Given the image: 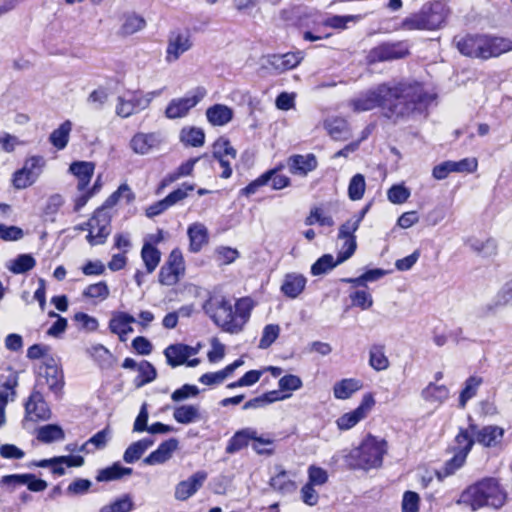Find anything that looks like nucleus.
I'll return each instance as SVG.
<instances>
[{
	"label": "nucleus",
	"instance_id": "obj_61",
	"mask_svg": "<svg viewBox=\"0 0 512 512\" xmlns=\"http://www.w3.org/2000/svg\"><path fill=\"white\" fill-rule=\"evenodd\" d=\"M199 392V388L196 385L184 384L171 394V399L174 402H181L188 398L196 397Z\"/></svg>",
	"mask_w": 512,
	"mask_h": 512
},
{
	"label": "nucleus",
	"instance_id": "obj_9",
	"mask_svg": "<svg viewBox=\"0 0 512 512\" xmlns=\"http://www.w3.org/2000/svg\"><path fill=\"white\" fill-rule=\"evenodd\" d=\"M46 161L43 156L34 155L27 158L21 169L15 171L12 184L16 189H25L33 185L41 175Z\"/></svg>",
	"mask_w": 512,
	"mask_h": 512
},
{
	"label": "nucleus",
	"instance_id": "obj_15",
	"mask_svg": "<svg viewBox=\"0 0 512 512\" xmlns=\"http://www.w3.org/2000/svg\"><path fill=\"white\" fill-rule=\"evenodd\" d=\"M207 477V472L203 470L193 473L188 479L176 485L174 497L179 501L189 499L204 485Z\"/></svg>",
	"mask_w": 512,
	"mask_h": 512
},
{
	"label": "nucleus",
	"instance_id": "obj_17",
	"mask_svg": "<svg viewBox=\"0 0 512 512\" xmlns=\"http://www.w3.org/2000/svg\"><path fill=\"white\" fill-rule=\"evenodd\" d=\"M512 303V280L505 283L498 291L496 296L491 302L483 305L479 309V314L482 317L494 315L500 308H503Z\"/></svg>",
	"mask_w": 512,
	"mask_h": 512
},
{
	"label": "nucleus",
	"instance_id": "obj_50",
	"mask_svg": "<svg viewBox=\"0 0 512 512\" xmlns=\"http://www.w3.org/2000/svg\"><path fill=\"white\" fill-rule=\"evenodd\" d=\"M482 384V378L471 376L469 377L465 382V387L460 393L459 397V405L460 407L464 408L467 401L472 399L479 388V386Z\"/></svg>",
	"mask_w": 512,
	"mask_h": 512
},
{
	"label": "nucleus",
	"instance_id": "obj_49",
	"mask_svg": "<svg viewBox=\"0 0 512 512\" xmlns=\"http://www.w3.org/2000/svg\"><path fill=\"white\" fill-rule=\"evenodd\" d=\"M341 263L338 262V258L334 260L331 254H324L311 266V274L314 276L326 274Z\"/></svg>",
	"mask_w": 512,
	"mask_h": 512
},
{
	"label": "nucleus",
	"instance_id": "obj_58",
	"mask_svg": "<svg viewBox=\"0 0 512 512\" xmlns=\"http://www.w3.org/2000/svg\"><path fill=\"white\" fill-rule=\"evenodd\" d=\"M82 295L86 298H99L104 300L109 296V288L106 282L101 281L87 286Z\"/></svg>",
	"mask_w": 512,
	"mask_h": 512
},
{
	"label": "nucleus",
	"instance_id": "obj_38",
	"mask_svg": "<svg viewBox=\"0 0 512 512\" xmlns=\"http://www.w3.org/2000/svg\"><path fill=\"white\" fill-rule=\"evenodd\" d=\"M475 442V435L470 430V426L466 429L461 428L455 437L453 451L468 456Z\"/></svg>",
	"mask_w": 512,
	"mask_h": 512
},
{
	"label": "nucleus",
	"instance_id": "obj_2",
	"mask_svg": "<svg viewBox=\"0 0 512 512\" xmlns=\"http://www.w3.org/2000/svg\"><path fill=\"white\" fill-rule=\"evenodd\" d=\"M506 498V492L495 478L482 479L461 494V501L472 510L485 506L499 509L505 504Z\"/></svg>",
	"mask_w": 512,
	"mask_h": 512
},
{
	"label": "nucleus",
	"instance_id": "obj_10",
	"mask_svg": "<svg viewBox=\"0 0 512 512\" xmlns=\"http://www.w3.org/2000/svg\"><path fill=\"white\" fill-rule=\"evenodd\" d=\"M206 94V89L202 86H198L185 97L172 99L165 109V116L168 119H178L187 116L189 111L194 108Z\"/></svg>",
	"mask_w": 512,
	"mask_h": 512
},
{
	"label": "nucleus",
	"instance_id": "obj_12",
	"mask_svg": "<svg viewBox=\"0 0 512 512\" xmlns=\"http://www.w3.org/2000/svg\"><path fill=\"white\" fill-rule=\"evenodd\" d=\"M184 274L185 262L182 252L178 248L173 249L166 263L160 268L159 282L162 285L173 286L178 283Z\"/></svg>",
	"mask_w": 512,
	"mask_h": 512
},
{
	"label": "nucleus",
	"instance_id": "obj_5",
	"mask_svg": "<svg viewBox=\"0 0 512 512\" xmlns=\"http://www.w3.org/2000/svg\"><path fill=\"white\" fill-rule=\"evenodd\" d=\"M446 15L445 4L434 1L423 5L418 13L405 18L402 27L406 30H435L444 22Z\"/></svg>",
	"mask_w": 512,
	"mask_h": 512
},
{
	"label": "nucleus",
	"instance_id": "obj_37",
	"mask_svg": "<svg viewBox=\"0 0 512 512\" xmlns=\"http://www.w3.org/2000/svg\"><path fill=\"white\" fill-rule=\"evenodd\" d=\"M71 130L72 122L70 120L64 121L57 129H55L50 134V143L58 150H63L69 142Z\"/></svg>",
	"mask_w": 512,
	"mask_h": 512
},
{
	"label": "nucleus",
	"instance_id": "obj_3",
	"mask_svg": "<svg viewBox=\"0 0 512 512\" xmlns=\"http://www.w3.org/2000/svg\"><path fill=\"white\" fill-rule=\"evenodd\" d=\"M457 48L463 55L489 59L512 50V41L503 37L467 35L458 41Z\"/></svg>",
	"mask_w": 512,
	"mask_h": 512
},
{
	"label": "nucleus",
	"instance_id": "obj_64",
	"mask_svg": "<svg viewBox=\"0 0 512 512\" xmlns=\"http://www.w3.org/2000/svg\"><path fill=\"white\" fill-rule=\"evenodd\" d=\"M420 497L416 492L406 491L402 499V512H418Z\"/></svg>",
	"mask_w": 512,
	"mask_h": 512
},
{
	"label": "nucleus",
	"instance_id": "obj_62",
	"mask_svg": "<svg viewBox=\"0 0 512 512\" xmlns=\"http://www.w3.org/2000/svg\"><path fill=\"white\" fill-rule=\"evenodd\" d=\"M410 191L403 185H393L387 192L388 200L394 204H402L407 201Z\"/></svg>",
	"mask_w": 512,
	"mask_h": 512
},
{
	"label": "nucleus",
	"instance_id": "obj_42",
	"mask_svg": "<svg viewBox=\"0 0 512 512\" xmlns=\"http://www.w3.org/2000/svg\"><path fill=\"white\" fill-rule=\"evenodd\" d=\"M369 364L376 371L386 370L389 367V360L385 355V347L381 344H374L369 351Z\"/></svg>",
	"mask_w": 512,
	"mask_h": 512
},
{
	"label": "nucleus",
	"instance_id": "obj_8",
	"mask_svg": "<svg viewBox=\"0 0 512 512\" xmlns=\"http://www.w3.org/2000/svg\"><path fill=\"white\" fill-rule=\"evenodd\" d=\"M111 215L104 208H98L89 221L81 229L89 231L86 239L92 246L101 245L106 242L111 233Z\"/></svg>",
	"mask_w": 512,
	"mask_h": 512
},
{
	"label": "nucleus",
	"instance_id": "obj_60",
	"mask_svg": "<svg viewBox=\"0 0 512 512\" xmlns=\"http://www.w3.org/2000/svg\"><path fill=\"white\" fill-rule=\"evenodd\" d=\"M350 299L353 306L359 307L362 310L369 309L373 305L371 294L364 290L354 291L350 294Z\"/></svg>",
	"mask_w": 512,
	"mask_h": 512
},
{
	"label": "nucleus",
	"instance_id": "obj_31",
	"mask_svg": "<svg viewBox=\"0 0 512 512\" xmlns=\"http://www.w3.org/2000/svg\"><path fill=\"white\" fill-rule=\"evenodd\" d=\"M207 120L213 126H224L233 118V110L223 104H215L206 110Z\"/></svg>",
	"mask_w": 512,
	"mask_h": 512
},
{
	"label": "nucleus",
	"instance_id": "obj_4",
	"mask_svg": "<svg viewBox=\"0 0 512 512\" xmlns=\"http://www.w3.org/2000/svg\"><path fill=\"white\" fill-rule=\"evenodd\" d=\"M386 442L376 437H367L359 447L341 452L345 464L351 469L369 470L382 465Z\"/></svg>",
	"mask_w": 512,
	"mask_h": 512
},
{
	"label": "nucleus",
	"instance_id": "obj_55",
	"mask_svg": "<svg viewBox=\"0 0 512 512\" xmlns=\"http://www.w3.org/2000/svg\"><path fill=\"white\" fill-rule=\"evenodd\" d=\"M280 327L277 324H268L264 327L258 347L260 349L269 348L279 337Z\"/></svg>",
	"mask_w": 512,
	"mask_h": 512
},
{
	"label": "nucleus",
	"instance_id": "obj_57",
	"mask_svg": "<svg viewBox=\"0 0 512 512\" xmlns=\"http://www.w3.org/2000/svg\"><path fill=\"white\" fill-rule=\"evenodd\" d=\"M360 19L359 15H334L331 17L326 18L323 21V25L326 27H330L333 29L343 30L347 28V24L349 22H356Z\"/></svg>",
	"mask_w": 512,
	"mask_h": 512
},
{
	"label": "nucleus",
	"instance_id": "obj_41",
	"mask_svg": "<svg viewBox=\"0 0 512 512\" xmlns=\"http://www.w3.org/2000/svg\"><path fill=\"white\" fill-rule=\"evenodd\" d=\"M146 26L145 19L135 13H127L123 16V23L120 28L122 35H132Z\"/></svg>",
	"mask_w": 512,
	"mask_h": 512
},
{
	"label": "nucleus",
	"instance_id": "obj_53",
	"mask_svg": "<svg viewBox=\"0 0 512 512\" xmlns=\"http://www.w3.org/2000/svg\"><path fill=\"white\" fill-rule=\"evenodd\" d=\"M366 188L365 178L362 174H355L348 186V196L351 200L357 201L362 199Z\"/></svg>",
	"mask_w": 512,
	"mask_h": 512
},
{
	"label": "nucleus",
	"instance_id": "obj_28",
	"mask_svg": "<svg viewBox=\"0 0 512 512\" xmlns=\"http://www.w3.org/2000/svg\"><path fill=\"white\" fill-rule=\"evenodd\" d=\"M324 127L328 134L338 141L347 140L351 136L349 124L346 119L341 117L328 118L324 122Z\"/></svg>",
	"mask_w": 512,
	"mask_h": 512
},
{
	"label": "nucleus",
	"instance_id": "obj_1",
	"mask_svg": "<svg viewBox=\"0 0 512 512\" xmlns=\"http://www.w3.org/2000/svg\"><path fill=\"white\" fill-rule=\"evenodd\" d=\"M433 99V95L417 81L393 80L360 92L349 100L348 105L356 113L379 107L384 118L398 124L424 114Z\"/></svg>",
	"mask_w": 512,
	"mask_h": 512
},
{
	"label": "nucleus",
	"instance_id": "obj_6",
	"mask_svg": "<svg viewBox=\"0 0 512 512\" xmlns=\"http://www.w3.org/2000/svg\"><path fill=\"white\" fill-rule=\"evenodd\" d=\"M203 310L223 331L231 334L239 333L240 325H236V322L233 321L232 304L224 296H210L204 302Z\"/></svg>",
	"mask_w": 512,
	"mask_h": 512
},
{
	"label": "nucleus",
	"instance_id": "obj_14",
	"mask_svg": "<svg viewBox=\"0 0 512 512\" xmlns=\"http://www.w3.org/2000/svg\"><path fill=\"white\" fill-rule=\"evenodd\" d=\"M374 404L375 400L371 394L364 395L360 405L356 409L343 414L337 419L336 423L338 428L340 430L351 429L367 417Z\"/></svg>",
	"mask_w": 512,
	"mask_h": 512
},
{
	"label": "nucleus",
	"instance_id": "obj_7",
	"mask_svg": "<svg viewBox=\"0 0 512 512\" xmlns=\"http://www.w3.org/2000/svg\"><path fill=\"white\" fill-rule=\"evenodd\" d=\"M253 440L252 448L259 455H272L273 449H260V444H273V440L258 436L256 429L254 428H243L235 432V434L229 439L225 452L227 454H235L247 447L249 442Z\"/></svg>",
	"mask_w": 512,
	"mask_h": 512
},
{
	"label": "nucleus",
	"instance_id": "obj_30",
	"mask_svg": "<svg viewBox=\"0 0 512 512\" xmlns=\"http://www.w3.org/2000/svg\"><path fill=\"white\" fill-rule=\"evenodd\" d=\"M199 158H191L186 162L182 163L175 171L167 174L160 182L157 194H160L163 189L179 180L182 177L189 176L192 174L195 164Z\"/></svg>",
	"mask_w": 512,
	"mask_h": 512
},
{
	"label": "nucleus",
	"instance_id": "obj_23",
	"mask_svg": "<svg viewBox=\"0 0 512 512\" xmlns=\"http://www.w3.org/2000/svg\"><path fill=\"white\" fill-rule=\"evenodd\" d=\"M178 445L179 441L176 438H170L162 442L155 451L151 452L143 460V462L146 465L163 464L172 457V454L177 450Z\"/></svg>",
	"mask_w": 512,
	"mask_h": 512
},
{
	"label": "nucleus",
	"instance_id": "obj_51",
	"mask_svg": "<svg viewBox=\"0 0 512 512\" xmlns=\"http://www.w3.org/2000/svg\"><path fill=\"white\" fill-rule=\"evenodd\" d=\"M137 370L139 372V376L136 378V385L138 387L148 384L156 379L157 371L155 367L148 361H141Z\"/></svg>",
	"mask_w": 512,
	"mask_h": 512
},
{
	"label": "nucleus",
	"instance_id": "obj_26",
	"mask_svg": "<svg viewBox=\"0 0 512 512\" xmlns=\"http://www.w3.org/2000/svg\"><path fill=\"white\" fill-rule=\"evenodd\" d=\"M25 411L31 418L46 420L50 417V410L39 391H33L25 404Z\"/></svg>",
	"mask_w": 512,
	"mask_h": 512
},
{
	"label": "nucleus",
	"instance_id": "obj_59",
	"mask_svg": "<svg viewBox=\"0 0 512 512\" xmlns=\"http://www.w3.org/2000/svg\"><path fill=\"white\" fill-rule=\"evenodd\" d=\"M194 189H195L194 184H190L187 182L183 183L181 185V187L172 191L165 197L168 202V205L172 207V206L176 205L177 203L181 202L188 196V193L193 191Z\"/></svg>",
	"mask_w": 512,
	"mask_h": 512
},
{
	"label": "nucleus",
	"instance_id": "obj_52",
	"mask_svg": "<svg viewBox=\"0 0 512 512\" xmlns=\"http://www.w3.org/2000/svg\"><path fill=\"white\" fill-rule=\"evenodd\" d=\"M236 150L232 147L228 139L219 138L213 145V157L215 159L236 158Z\"/></svg>",
	"mask_w": 512,
	"mask_h": 512
},
{
	"label": "nucleus",
	"instance_id": "obj_40",
	"mask_svg": "<svg viewBox=\"0 0 512 512\" xmlns=\"http://www.w3.org/2000/svg\"><path fill=\"white\" fill-rule=\"evenodd\" d=\"M36 260L31 254H20L7 264V268L13 274H24L32 270Z\"/></svg>",
	"mask_w": 512,
	"mask_h": 512
},
{
	"label": "nucleus",
	"instance_id": "obj_39",
	"mask_svg": "<svg viewBox=\"0 0 512 512\" xmlns=\"http://www.w3.org/2000/svg\"><path fill=\"white\" fill-rule=\"evenodd\" d=\"M360 388L361 384L359 380L353 378L342 379L335 383L333 394L335 398L344 400L350 398L352 394Z\"/></svg>",
	"mask_w": 512,
	"mask_h": 512
},
{
	"label": "nucleus",
	"instance_id": "obj_25",
	"mask_svg": "<svg viewBox=\"0 0 512 512\" xmlns=\"http://www.w3.org/2000/svg\"><path fill=\"white\" fill-rule=\"evenodd\" d=\"M290 173L306 176L317 167V159L313 154L293 155L287 161Z\"/></svg>",
	"mask_w": 512,
	"mask_h": 512
},
{
	"label": "nucleus",
	"instance_id": "obj_48",
	"mask_svg": "<svg viewBox=\"0 0 512 512\" xmlns=\"http://www.w3.org/2000/svg\"><path fill=\"white\" fill-rule=\"evenodd\" d=\"M134 509V502L129 494H125L110 504L101 507L99 512H131Z\"/></svg>",
	"mask_w": 512,
	"mask_h": 512
},
{
	"label": "nucleus",
	"instance_id": "obj_27",
	"mask_svg": "<svg viewBox=\"0 0 512 512\" xmlns=\"http://www.w3.org/2000/svg\"><path fill=\"white\" fill-rule=\"evenodd\" d=\"M136 322L135 318L126 312H117L109 321V329L117 334L121 341H125V336L133 332L131 324Z\"/></svg>",
	"mask_w": 512,
	"mask_h": 512
},
{
	"label": "nucleus",
	"instance_id": "obj_11",
	"mask_svg": "<svg viewBox=\"0 0 512 512\" xmlns=\"http://www.w3.org/2000/svg\"><path fill=\"white\" fill-rule=\"evenodd\" d=\"M409 54L407 41L383 42L372 48L367 55L369 63L393 61L406 57Z\"/></svg>",
	"mask_w": 512,
	"mask_h": 512
},
{
	"label": "nucleus",
	"instance_id": "obj_29",
	"mask_svg": "<svg viewBox=\"0 0 512 512\" xmlns=\"http://www.w3.org/2000/svg\"><path fill=\"white\" fill-rule=\"evenodd\" d=\"M189 250L193 253L199 252L208 243V230L202 223H193L188 227Z\"/></svg>",
	"mask_w": 512,
	"mask_h": 512
},
{
	"label": "nucleus",
	"instance_id": "obj_45",
	"mask_svg": "<svg viewBox=\"0 0 512 512\" xmlns=\"http://www.w3.org/2000/svg\"><path fill=\"white\" fill-rule=\"evenodd\" d=\"M65 433L63 429L56 424H47L38 429L37 439L43 443H52L64 440Z\"/></svg>",
	"mask_w": 512,
	"mask_h": 512
},
{
	"label": "nucleus",
	"instance_id": "obj_47",
	"mask_svg": "<svg viewBox=\"0 0 512 512\" xmlns=\"http://www.w3.org/2000/svg\"><path fill=\"white\" fill-rule=\"evenodd\" d=\"M468 245L473 251L484 257H491L497 254V242L492 238H488L485 241L470 239Z\"/></svg>",
	"mask_w": 512,
	"mask_h": 512
},
{
	"label": "nucleus",
	"instance_id": "obj_34",
	"mask_svg": "<svg viewBox=\"0 0 512 512\" xmlns=\"http://www.w3.org/2000/svg\"><path fill=\"white\" fill-rule=\"evenodd\" d=\"M421 397L429 403H443L449 397V389L445 385L430 382L422 391Z\"/></svg>",
	"mask_w": 512,
	"mask_h": 512
},
{
	"label": "nucleus",
	"instance_id": "obj_24",
	"mask_svg": "<svg viewBox=\"0 0 512 512\" xmlns=\"http://www.w3.org/2000/svg\"><path fill=\"white\" fill-rule=\"evenodd\" d=\"M95 164L90 161H74L69 166V172L73 174L77 180V190L84 191L91 181L94 174Z\"/></svg>",
	"mask_w": 512,
	"mask_h": 512
},
{
	"label": "nucleus",
	"instance_id": "obj_21",
	"mask_svg": "<svg viewBox=\"0 0 512 512\" xmlns=\"http://www.w3.org/2000/svg\"><path fill=\"white\" fill-rule=\"evenodd\" d=\"M303 59L302 52H288L285 54H274L268 56V64L277 72L282 73L293 69L300 64Z\"/></svg>",
	"mask_w": 512,
	"mask_h": 512
},
{
	"label": "nucleus",
	"instance_id": "obj_35",
	"mask_svg": "<svg viewBox=\"0 0 512 512\" xmlns=\"http://www.w3.org/2000/svg\"><path fill=\"white\" fill-rule=\"evenodd\" d=\"M179 139L184 146L201 147L205 142V133L198 127H183Z\"/></svg>",
	"mask_w": 512,
	"mask_h": 512
},
{
	"label": "nucleus",
	"instance_id": "obj_22",
	"mask_svg": "<svg viewBox=\"0 0 512 512\" xmlns=\"http://www.w3.org/2000/svg\"><path fill=\"white\" fill-rule=\"evenodd\" d=\"M307 278L300 273H287L282 281L280 291L288 298H297L305 289Z\"/></svg>",
	"mask_w": 512,
	"mask_h": 512
},
{
	"label": "nucleus",
	"instance_id": "obj_44",
	"mask_svg": "<svg viewBox=\"0 0 512 512\" xmlns=\"http://www.w3.org/2000/svg\"><path fill=\"white\" fill-rule=\"evenodd\" d=\"M252 310L250 299L241 298L235 304V311H233V321L236 325H240L239 332H241L248 321Z\"/></svg>",
	"mask_w": 512,
	"mask_h": 512
},
{
	"label": "nucleus",
	"instance_id": "obj_63",
	"mask_svg": "<svg viewBox=\"0 0 512 512\" xmlns=\"http://www.w3.org/2000/svg\"><path fill=\"white\" fill-rule=\"evenodd\" d=\"M73 319L80 325L81 329H84L88 332H94L99 327L98 320L84 312L76 313Z\"/></svg>",
	"mask_w": 512,
	"mask_h": 512
},
{
	"label": "nucleus",
	"instance_id": "obj_56",
	"mask_svg": "<svg viewBox=\"0 0 512 512\" xmlns=\"http://www.w3.org/2000/svg\"><path fill=\"white\" fill-rule=\"evenodd\" d=\"M449 161L451 173H473L477 170L478 161L474 157L464 158L460 161Z\"/></svg>",
	"mask_w": 512,
	"mask_h": 512
},
{
	"label": "nucleus",
	"instance_id": "obj_46",
	"mask_svg": "<svg viewBox=\"0 0 512 512\" xmlns=\"http://www.w3.org/2000/svg\"><path fill=\"white\" fill-rule=\"evenodd\" d=\"M132 471V468L123 467L120 463L117 462L110 467L100 470L96 480L99 482L117 480L124 475H130Z\"/></svg>",
	"mask_w": 512,
	"mask_h": 512
},
{
	"label": "nucleus",
	"instance_id": "obj_54",
	"mask_svg": "<svg viewBox=\"0 0 512 512\" xmlns=\"http://www.w3.org/2000/svg\"><path fill=\"white\" fill-rule=\"evenodd\" d=\"M467 456L461 454L459 452H454V456L447 460L443 466V468L437 472L438 477H447L452 475L456 470L461 468L466 461Z\"/></svg>",
	"mask_w": 512,
	"mask_h": 512
},
{
	"label": "nucleus",
	"instance_id": "obj_16",
	"mask_svg": "<svg viewBox=\"0 0 512 512\" xmlns=\"http://www.w3.org/2000/svg\"><path fill=\"white\" fill-rule=\"evenodd\" d=\"M199 347L189 346L183 343L171 344L164 350V355L169 366L175 368L186 363L188 358L198 354Z\"/></svg>",
	"mask_w": 512,
	"mask_h": 512
},
{
	"label": "nucleus",
	"instance_id": "obj_33",
	"mask_svg": "<svg viewBox=\"0 0 512 512\" xmlns=\"http://www.w3.org/2000/svg\"><path fill=\"white\" fill-rule=\"evenodd\" d=\"M153 444L154 440L151 438H143L130 444L123 454L124 462L132 464L138 461Z\"/></svg>",
	"mask_w": 512,
	"mask_h": 512
},
{
	"label": "nucleus",
	"instance_id": "obj_20",
	"mask_svg": "<svg viewBox=\"0 0 512 512\" xmlns=\"http://www.w3.org/2000/svg\"><path fill=\"white\" fill-rule=\"evenodd\" d=\"M43 376L46 379L49 390L58 397L64 386V377L61 368L53 358L46 359Z\"/></svg>",
	"mask_w": 512,
	"mask_h": 512
},
{
	"label": "nucleus",
	"instance_id": "obj_13",
	"mask_svg": "<svg viewBox=\"0 0 512 512\" xmlns=\"http://www.w3.org/2000/svg\"><path fill=\"white\" fill-rule=\"evenodd\" d=\"M192 46L193 42L189 31H171L168 37L166 61L168 63L177 61L180 56L190 50Z\"/></svg>",
	"mask_w": 512,
	"mask_h": 512
},
{
	"label": "nucleus",
	"instance_id": "obj_36",
	"mask_svg": "<svg viewBox=\"0 0 512 512\" xmlns=\"http://www.w3.org/2000/svg\"><path fill=\"white\" fill-rule=\"evenodd\" d=\"M173 418L180 424H190L200 420L199 407L196 405H181L174 408Z\"/></svg>",
	"mask_w": 512,
	"mask_h": 512
},
{
	"label": "nucleus",
	"instance_id": "obj_19",
	"mask_svg": "<svg viewBox=\"0 0 512 512\" xmlns=\"http://www.w3.org/2000/svg\"><path fill=\"white\" fill-rule=\"evenodd\" d=\"M162 142L159 133H137L130 140V148L134 153L139 155H146L153 149L160 146Z\"/></svg>",
	"mask_w": 512,
	"mask_h": 512
},
{
	"label": "nucleus",
	"instance_id": "obj_43",
	"mask_svg": "<svg viewBox=\"0 0 512 512\" xmlns=\"http://www.w3.org/2000/svg\"><path fill=\"white\" fill-rule=\"evenodd\" d=\"M141 257L145 264L147 273H152L160 262L161 253L151 243L145 242L141 250Z\"/></svg>",
	"mask_w": 512,
	"mask_h": 512
},
{
	"label": "nucleus",
	"instance_id": "obj_32",
	"mask_svg": "<svg viewBox=\"0 0 512 512\" xmlns=\"http://www.w3.org/2000/svg\"><path fill=\"white\" fill-rule=\"evenodd\" d=\"M142 96L133 93L129 99L125 97H118V103L116 106V113L122 118H128L137 111L144 110L148 106H142L140 101Z\"/></svg>",
	"mask_w": 512,
	"mask_h": 512
},
{
	"label": "nucleus",
	"instance_id": "obj_18",
	"mask_svg": "<svg viewBox=\"0 0 512 512\" xmlns=\"http://www.w3.org/2000/svg\"><path fill=\"white\" fill-rule=\"evenodd\" d=\"M470 430L475 435L477 443L485 447H495L503 438L504 430L499 426H484L478 428L475 424H470Z\"/></svg>",
	"mask_w": 512,
	"mask_h": 512
}]
</instances>
